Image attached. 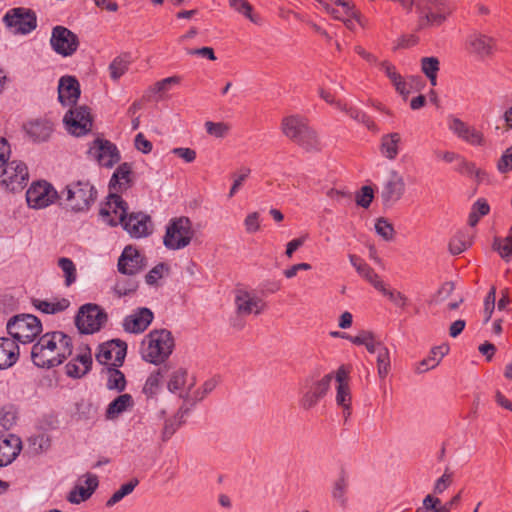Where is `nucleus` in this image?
I'll return each instance as SVG.
<instances>
[{
	"label": "nucleus",
	"instance_id": "obj_1",
	"mask_svg": "<svg viewBox=\"0 0 512 512\" xmlns=\"http://www.w3.org/2000/svg\"><path fill=\"white\" fill-rule=\"evenodd\" d=\"M72 338L62 331L42 335L31 348V360L40 368L50 369L61 365L72 355Z\"/></svg>",
	"mask_w": 512,
	"mask_h": 512
},
{
	"label": "nucleus",
	"instance_id": "obj_2",
	"mask_svg": "<svg viewBox=\"0 0 512 512\" xmlns=\"http://www.w3.org/2000/svg\"><path fill=\"white\" fill-rule=\"evenodd\" d=\"M282 134L307 152L319 151L321 140L317 131L310 126L302 115L293 114L284 117L280 126Z\"/></svg>",
	"mask_w": 512,
	"mask_h": 512
},
{
	"label": "nucleus",
	"instance_id": "obj_3",
	"mask_svg": "<svg viewBox=\"0 0 512 512\" xmlns=\"http://www.w3.org/2000/svg\"><path fill=\"white\" fill-rule=\"evenodd\" d=\"M174 346V337L169 330L154 329L143 338L140 353L145 361L159 365L172 354Z\"/></svg>",
	"mask_w": 512,
	"mask_h": 512
},
{
	"label": "nucleus",
	"instance_id": "obj_4",
	"mask_svg": "<svg viewBox=\"0 0 512 512\" xmlns=\"http://www.w3.org/2000/svg\"><path fill=\"white\" fill-rule=\"evenodd\" d=\"M448 0H421L417 12L418 29H427L442 25L452 13Z\"/></svg>",
	"mask_w": 512,
	"mask_h": 512
},
{
	"label": "nucleus",
	"instance_id": "obj_5",
	"mask_svg": "<svg viewBox=\"0 0 512 512\" xmlns=\"http://www.w3.org/2000/svg\"><path fill=\"white\" fill-rule=\"evenodd\" d=\"M194 234L188 217L172 218L166 226L163 244L169 250H180L190 245Z\"/></svg>",
	"mask_w": 512,
	"mask_h": 512
},
{
	"label": "nucleus",
	"instance_id": "obj_6",
	"mask_svg": "<svg viewBox=\"0 0 512 512\" xmlns=\"http://www.w3.org/2000/svg\"><path fill=\"white\" fill-rule=\"evenodd\" d=\"M7 331L16 342H32L42 331L40 320L32 314H19L7 322Z\"/></svg>",
	"mask_w": 512,
	"mask_h": 512
},
{
	"label": "nucleus",
	"instance_id": "obj_7",
	"mask_svg": "<svg viewBox=\"0 0 512 512\" xmlns=\"http://www.w3.org/2000/svg\"><path fill=\"white\" fill-rule=\"evenodd\" d=\"M6 28L15 35H28L37 28V15L30 8L9 9L2 19Z\"/></svg>",
	"mask_w": 512,
	"mask_h": 512
},
{
	"label": "nucleus",
	"instance_id": "obj_8",
	"mask_svg": "<svg viewBox=\"0 0 512 512\" xmlns=\"http://www.w3.org/2000/svg\"><path fill=\"white\" fill-rule=\"evenodd\" d=\"M234 305L236 318L232 321V326L237 329H241L243 327V323L240 318L252 314L259 315L266 307V304L262 299L243 289L235 291Z\"/></svg>",
	"mask_w": 512,
	"mask_h": 512
},
{
	"label": "nucleus",
	"instance_id": "obj_9",
	"mask_svg": "<svg viewBox=\"0 0 512 512\" xmlns=\"http://www.w3.org/2000/svg\"><path fill=\"white\" fill-rule=\"evenodd\" d=\"M107 321V314L98 305L88 303L83 305L75 318L78 330L83 334H93L99 331Z\"/></svg>",
	"mask_w": 512,
	"mask_h": 512
},
{
	"label": "nucleus",
	"instance_id": "obj_10",
	"mask_svg": "<svg viewBox=\"0 0 512 512\" xmlns=\"http://www.w3.org/2000/svg\"><path fill=\"white\" fill-rule=\"evenodd\" d=\"M0 175V184L10 192L22 191L29 180L27 166L17 160L6 162Z\"/></svg>",
	"mask_w": 512,
	"mask_h": 512
},
{
	"label": "nucleus",
	"instance_id": "obj_11",
	"mask_svg": "<svg viewBox=\"0 0 512 512\" xmlns=\"http://www.w3.org/2000/svg\"><path fill=\"white\" fill-rule=\"evenodd\" d=\"M66 201L76 211L87 209L96 199V190L88 181H77L66 186Z\"/></svg>",
	"mask_w": 512,
	"mask_h": 512
},
{
	"label": "nucleus",
	"instance_id": "obj_12",
	"mask_svg": "<svg viewBox=\"0 0 512 512\" xmlns=\"http://www.w3.org/2000/svg\"><path fill=\"white\" fill-rule=\"evenodd\" d=\"M79 45V38L74 32L61 25L53 27L50 46L56 54L62 57H70L76 53Z\"/></svg>",
	"mask_w": 512,
	"mask_h": 512
},
{
	"label": "nucleus",
	"instance_id": "obj_13",
	"mask_svg": "<svg viewBox=\"0 0 512 512\" xmlns=\"http://www.w3.org/2000/svg\"><path fill=\"white\" fill-rule=\"evenodd\" d=\"M63 122L70 134L79 137L91 131L93 118L87 106H78L65 114Z\"/></svg>",
	"mask_w": 512,
	"mask_h": 512
},
{
	"label": "nucleus",
	"instance_id": "obj_14",
	"mask_svg": "<svg viewBox=\"0 0 512 512\" xmlns=\"http://www.w3.org/2000/svg\"><path fill=\"white\" fill-rule=\"evenodd\" d=\"M405 191L404 177L397 170H390L380 192L383 205L386 207L393 206L403 197Z\"/></svg>",
	"mask_w": 512,
	"mask_h": 512
},
{
	"label": "nucleus",
	"instance_id": "obj_15",
	"mask_svg": "<svg viewBox=\"0 0 512 512\" xmlns=\"http://www.w3.org/2000/svg\"><path fill=\"white\" fill-rule=\"evenodd\" d=\"M127 209V203L121 198L120 194L109 192L107 202L101 207L99 215L104 223L116 226L123 223L127 215Z\"/></svg>",
	"mask_w": 512,
	"mask_h": 512
},
{
	"label": "nucleus",
	"instance_id": "obj_16",
	"mask_svg": "<svg viewBox=\"0 0 512 512\" xmlns=\"http://www.w3.org/2000/svg\"><path fill=\"white\" fill-rule=\"evenodd\" d=\"M56 197V190L46 181L33 183L26 192L27 204L33 209L46 208L55 201Z\"/></svg>",
	"mask_w": 512,
	"mask_h": 512
},
{
	"label": "nucleus",
	"instance_id": "obj_17",
	"mask_svg": "<svg viewBox=\"0 0 512 512\" xmlns=\"http://www.w3.org/2000/svg\"><path fill=\"white\" fill-rule=\"evenodd\" d=\"M465 47L469 54L478 59H487L493 56L495 39L478 30H473L465 40Z\"/></svg>",
	"mask_w": 512,
	"mask_h": 512
},
{
	"label": "nucleus",
	"instance_id": "obj_18",
	"mask_svg": "<svg viewBox=\"0 0 512 512\" xmlns=\"http://www.w3.org/2000/svg\"><path fill=\"white\" fill-rule=\"evenodd\" d=\"M127 344L121 340H111L99 346L96 360L103 365L119 367L126 356Z\"/></svg>",
	"mask_w": 512,
	"mask_h": 512
},
{
	"label": "nucleus",
	"instance_id": "obj_19",
	"mask_svg": "<svg viewBox=\"0 0 512 512\" xmlns=\"http://www.w3.org/2000/svg\"><path fill=\"white\" fill-rule=\"evenodd\" d=\"M88 155L103 167L110 168L120 160L117 147L108 140L96 139L88 149Z\"/></svg>",
	"mask_w": 512,
	"mask_h": 512
},
{
	"label": "nucleus",
	"instance_id": "obj_20",
	"mask_svg": "<svg viewBox=\"0 0 512 512\" xmlns=\"http://www.w3.org/2000/svg\"><path fill=\"white\" fill-rule=\"evenodd\" d=\"M146 266L147 262L145 256L131 245L124 248L117 263L118 271L129 276L143 271Z\"/></svg>",
	"mask_w": 512,
	"mask_h": 512
},
{
	"label": "nucleus",
	"instance_id": "obj_21",
	"mask_svg": "<svg viewBox=\"0 0 512 512\" xmlns=\"http://www.w3.org/2000/svg\"><path fill=\"white\" fill-rule=\"evenodd\" d=\"M448 128L459 139L472 146H483L485 144L484 134L458 117L450 116L448 118Z\"/></svg>",
	"mask_w": 512,
	"mask_h": 512
},
{
	"label": "nucleus",
	"instance_id": "obj_22",
	"mask_svg": "<svg viewBox=\"0 0 512 512\" xmlns=\"http://www.w3.org/2000/svg\"><path fill=\"white\" fill-rule=\"evenodd\" d=\"M448 128L459 139L472 146H483L485 144L484 134L458 117L450 116L448 118Z\"/></svg>",
	"mask_w": 512,
	"mask_h": 512
},
{
	"label": "nucleus",
	"instance_id": "obj_23",
	"mask_svg": "<svg viewBox=\"0 0 512 512\" xmlns=\"http://www.w3.org/2000/svg\"><path fill=\"white\" fill-rule=\"evenodd\" d=\"M122 225L133 238L145 237L152 232L150 216L142 212L126 215Z\"/></svg>",
	"mask_w": 512,
	"mask_h": 512
},
{
	"label": "nucleus",
	"instance_id": "obj_24",
	"mask_svg": "<svg viewBox=\"0 0 512 512\" xmlns=\"http://www.w3.org/2000/svg\"><path fill=\"white\" fill-rule=\"evenodd\" d=\"M83 484H77L70 492L67 500L72 504H80L89 499L98 487V477L91 473L84 474L80 479Z\"/></svg>",
	"mask_w": 512,
	"mask_h": 512
},
{
	"label": "nucleus",
	"instance_id": "obj_25",
	"mask_svg": "<svg viewBox=\"0 0 512 512\" xmlns=\"http://www.w3.org/2000/svg\"><path fill=\"white\" fill-rule=\"evenodd\" d=\"M91 365V352L88 348H83L66 364L65 372L68 377L78 379L90 371Z\"/></svg>",
	"mask_w": 512,
	"mask_h": 512
},
{
	"label": "nucleus",
	"instance_id": "obj_26",
	"mask_svg": "<svg viewBox=\"0 0 512 512\" xmlns=\"http://www.w3.org/2000/svg\"><path fill=\"white\" fill-rule=\"evenodd\" d=\"M153 313L148 308H138L123 321V328L129 333H142L151 324Z\"/></svg>",
	"mask_w": 512,
	"mask_h": 512
},
{
	"label": "nucleus",
	"instance_id": "obj_27",
	"mask_svg": "<svg viewBox=\"0 0 512 512\" xmlns=\"http://www.w3.org/2000/svg\"><path fill=\"white\" fill-rule=\"evenodd\" d=\"M132 184V166L126 162L122 163L117 167L110 179L109 192L117 194L123 193L127 191Z\"/></svg>",
	"mask_w": 512,
	"mask_h": 512
},
{
	"label": "nucleus",
	"instance_id": "obj_28",
	"mask_svg": "<svg viewBox=\"0 0 512 512\" xmlns=\"http://www.w3.org/2000/svg\"><path fill=\"white\" fill-rule=\"evenodd\" d=\"M80 96V85L73 76H63L59 80L58 99L63 105H74Z\"/></svg>",
	"mask_w": 512,
	"mask_h": 512
},
{
	"label": "nucleus",
	"instance_id": "obj_29",
	"mask_svg": "<svg viewBox=\"0 0 512 512\" xmlns=\"http://www.w3.org/2000/svg\"><path fill=\"white\" fill-rule=\"evenodd\" d=\"M22 449V442L19 437L13 434L0 437V466H7L12 463Z\"/></svg>",
	"mask_w": 512,
	"mask_h": 512
},
{
	"label": "nucleus",
	"instance_id": "obj_30",
	"mask_svg": "<svg viewBox=\"0 0 512 512\" xmlns=\"http://www.w3.org/2000/svg\"><path fill=\"white\" fill-rule=\"evenodd\" d=\"M20 357L18 343L10 337H0V370L14 366Z\"/></svg>",
	"mask_w": 512,
	"mask_h": 512
},
{
	"label": "nucleus",
	"instance_id": "obj_31",
	"mask_svg": "<svg viewBox=\"0 0 512 512\" xmlns=\"http://www.w3.org/2000/svg\"><path fill=\"white\" fill-rule=\"evenodd\" d=\"M335 4L340 8H335L330 4H325V11L333 16L334 19L342 21L345 17H355V20L363 25L359 12L354 5L347 0H336Z\"/></svg>",
	"mask_w": 512,
	"mask_h": 512
},
{
	"label": "nucleus",
	"instance_id": "obj_32",
	"mask_svg": "<svg viewBox=\"0 0 512 512\" xmlns=\"http://www.w3.org/2000/svg\"><path fill=\"white\" fill-rule=\"evenodd\" d=\"M400 143L401 135L398 132L383 135L379 147L381 155L387 160H395L400 151Z\"/></svg>",
	"mask_w": 512,
	"mask_h": 512
},
{
	"label": "nucleus",
	"instance_id": "obj_33",
	"mask_svg": "<svg viewBox=\"0 0 512 512\" xmlns=\"http://www.w3.org/2000/svg\"><path fill=\"white\" fill-rule=\"evenodd\" d=\"M229 6L251 23L258 26L263 24L262 17L254 11L253 6L247 0H229Z\"/></svg>",
	"mask_w": 512,
	"mask_h": 512
},
{
	"label": "nucleus",
	"instance_id": "obj_34",
	"mask_svg": "<svg viewBox=\"0 0 512 512\" xmlns=\"http://www.w3.org/2000/svg\"><path fill=\"white\" fill-rule=\"evenodd\" d=\"M133 405L134 401L130 394H121L108 405L106 417L108 419H114L121 413L132 408Z\"/></svg>",
	"mask_w": 512,
	"mask_h": 512
},
{
	"label": "nucleus",
	"instance_id": "obj_35",
	"mask_svg": "<svg viewBox=\"0 0 512 512\" xmlns=\"http://www.w3.org/2000/svg\"><path fill=\"white\" fill-rule=\"evenodd\" d=\"M336 404L342 410V416L346 422L352 413V394L349 386L337 385Z\"/></svg>",
	"mask_w": 512,
	"mask_h": 512
},
{
	"label": "nucleus",
	"instance_id": "obj_36",
	"mask_svg": "<svg viewBox=\"0 0 512 512\" xmlns=\"http://www.w3.org/2000/svg\"><path fill=\"white\" fill-rule=\"evenodd\" d=\"M448 352V347L446 346H437L431 349L430 354L427 358L423 359L419 362L416 367V372L421 374L430 369L435 368L440 363L441 359Z\"/></svg>",
	"mask_w": 512,
	"mask_h": 512
},
{
	"label": "nucleus",
	"instance_id": "obj_37",
	"mask_svg": "<svg viewBox=\"0 0 512 512\" xmlns=\"http://www.w3.org/2000/svg\"><path fill=\"white\" fill-rule=\"evenodd\" d=\"M381 67L386 73L387 77L392 82L396 91L402 96L406 97L410 93L408 84L402 78V76L396 71L395 67L386 61L381 63Z\"/></svg>",
	"mask_w": 512,
	"mask_h": 512
},
{
	"label": "nucleus",
	"instance_id": "obj_38",
	"mask_svg": "<svg viewBox=\"0 0 512 512\" xmlns=\"http://www.w3.org/2000/svg\"><path fill=\"white\" fill-rule=\"evenodd\" d=\"M33 305L39 311L46 314H55L64 311L70 305L68 299H54L52 301L34 299Z\"/></svg>",
	"mask_w": 512,
	"mask_h": 512
},
{
	"label": "nucleus",
	"instance_id": "obj_39",
	"mask_svg": "<svg viewBox=\"0 0 512 512\" xmlns=\"http://www.w3.org/2000/svg\"><path fill=\"white\" fill-rule=\"evenodd\" d=\"M421 71L428 78L432 86L437 85V74L440 70V61L437 57H423L420 60Z\"/></svg>",
	"mask_w": 512,
	"mask_h": 512
},
{
	"label": "nucleus",
	"instance_id": "obj_40",
	"mask_svg": "<svg viewBox=\"0 0 512 512\" xmlns=\"http://www.w3.org/2000/svg\"><path fill=\"white\" fill-rule=\"evenodd\" d=\"M107 383L109 390L122 392L126 387V379L124 374L117 367H107L106 369Z\"/></svg>",
	"mask_w": 512,
	"mask_h": 512
},
{
	"label": "nucleus",
	"instance_id": "obj_41",
	"mask_svg": "<svg viewBox=\"0 0 512 512\" xmlns=\"http://www.w3.org/2000/svg\"><path fill=\"white\" fill-rule=\"evenodd\" d=\"M27 132L36 141H46L51 135L52 126L49 122L35 121L28 125Z\"/></svg>",
	"mask_w": 512,
	"mask_h": 512
},
{
	"label": "nucleus",
	"instance_id": "obj_42",
	"mask_svg": "<svg viewBox=\"0 0 512 512\" xmlns=\"http://www.w3.org/2000/svg\"><path fill=\"white\" fill-rule=\"evenodd\" d=\"M347 488L348 481L344 475H341L333 484L332 498L340 507H345L347 504Z\"/></svg>",
	"mask_w": 512,
	"mask_h": 512
},
{
	"label": "nucleus",
	"instance_id": "obj_43",
	"mask_svg": "<svg viewBox=\"0 0 512 512\" xmlns=\"http://www.w3.org/2000/svg\"><path fill=\"white\" fill-rule=\"evenodd\" d=\"M376 289L386 296L395 306L402 309L407 306L408 298L400 291L388 289L383 281Z\"/></svg>",
	"mask_w": 512,
	"mask_h": 512
},
{
	"label": "nucleus",
	"instance_id": "obj_44",
	"mask_svg": "<svg viewBox=\"0 0 512 512\" xmlns=\"http://www.w3.org/2000/svg\"><path fill=\"white\" fill-rule=\"evenodd\" d=\"M493 249L499 253L502 259L508 261L512 257V232L510 231L505 238H495Z\"/></svg>",
	"mask_w": 512,
	"mask_h": 512
},
{
	"label": "nucleus",
	"instance_id": "obj_45",
	"mask_svg": "<svg viewBox=\"0 0 512 512\" xmlns=\"http://www.w3.org/2000/svg\"><path fill=\"white\" fill-rule=\"evenodd\" d=\"M138 479L134 478L130 480L128 483L123 484L113 495L107 500L106 506L112 507L118 502H120L125 496L129 495L133 492L135 487L138 485Z\"/></svg>",
	"mask_w": 512,
	"mask_h": 512
},
{
	"label": "nucleus",
	"instance_id": "obj_46",
	"mask_svg": "<svg viewBox=\"0 0 512 512\" xmlns=\"http://www.w3.org/2000/svg\"><path fill=\"white\" fill-rule=\"evenodd\" d=\"M186 382L187 372L184 370H177L172 373L168 381V389L173 393L179 392L180 395H182V392L185 390Z\"/></svg>",
	"mask_w": 512,
	"mask_h": 512
},
{
	"label": "nucleus",
	"instance_id": "obj_47",
	"mask_svg": "<svg viewBox=\"0 0 512 512\" xmlns=\"http://www.w3.org/2000/svg\"><path fill=\"white\" fill-rule=\"evenodd\" d=\"M390 371V355L387 347H380L377 354V372L380 378L384 379Z\"/></svg>",
	"mask_w": 512,
	"mask_h": 512
},
{
	"label": "nucleus",
	"instance_id": "obj_48",
	"mask_svg": "<svg viewBox=\"0 0 512 512\" xmlns=\"http://www.w3.org/2000/svg\"><path fill=\"white\" fill-rule=\"evenodd\" d=\"M58 266L64 273L66 286L73 284L77 277L76 267L73 261L69 258L62 257L58 260Z\"/></svg>",
	"mask_w": 512,
	"mask_h": 512
},
{
	"label": "nucleus",
	"instance_id": "obj_49",
	"mask_svg": "<svg viewBox=\"0 0 512 512\" xmlns=\"http://www.w3.org/2000/svg\"><path fill=\"white\" fill-rule=\"evenodd\" d=\"M169 273V266L165 263H159L154 266L145 276V282L154 286L158 284V281Z\"/></svg>",
	"mask_w": 512,
	"mask_h": 512
},
{
	"label": "nucleus",
	"instance_id": "obj_50",
	"mask_svg": "<svg viewBox=\"0 0 512 512\" xmlns=\"http://www.w3.org/2000/svg\"><path fill=\"white\" fill-rule=\"evenodd\" d=\"M343 111L346 112L354 120L364 124L369 130L377 131V126L374 121L364 112L356 108L348 107L347 105L346 110Z\"/></svg>",
	"mask_w": 512,
	"mask_h": 512
},
{
	"label": "nucleus",
	"instance_id": "obj_51",
	"mask_svg": "<svg viewBox=\"0 0 512 512\" xmlns=\"http://www.w3.org/2000/svg\"><path fill=\"white\" fill-rule=\"evenodd\" d=\"M129 61L124 57L115 58L109 65L110 77L118 80L128 70Z\"/></svg>",
	"mask_w": 512,
	"mask_h": 512
},
{
	"label": "nucleus",
	"instance_id": "obj_52",
	"mask_svg": "<svg viewBox=\"0 0 512 512\" xmlns=\"http://www.w3.org/2000/svg\"><path fill=\"white\" fill-rule=\"evenodd\" d=\"M489 212V205L484 200H478L472 208V211L469 214L468 223L470 226H475L480 217L488 214Z\"/></svg>",
	"mask_w": 512,
	"mask_h": 512
},
{
	"label": "nucleus",
	"instance_id": "obj_53",
	"mask_svg": "<svg viewBox=\"0 0 512 512\" xmlns=\"http://www.w3.org/2000/svg\"><path fill=\"white\" fill-rule=\"evenodd\" d=\"M375 231L386 241H391L394 238V228L390 222L385 218H378L375 223Z\"/></svg>",
	"mask_w": 512,
	"mask_h": 512
},
{
	"label": "nucleus",
	"instance_id": "obj_54",
	"mask_svg": "<svg viewBox=\"0 0 512 512\" xmlns=\"http://www.w3.org/2000/svg\"><path fill=\"white\" fill-rule=\"evenodd\" d=\"M206 132L216 138H224L230 131V126L224 122L207 121L205 123Z\"/></svg>",
	"mask_w": 512,
	"mask_h": 512
},
{
	"label": "nucleus",
	"instance_id": "obj_55",
	"mask_svg": "<svg viewBox=\"0 0 512 512\" xmlns=\"http://www.w3.org/2000/svg\"><path fill=\"white\" fill-rule=\"evenodd\" d=\"M471 245V241L463 234H458L450 240L449 250L453 255L464 252Z\"/></svg>",
	"mask_w": 512,
	"mask_h": 512
},
{
	"label": "nucleus",
	"instance_id": "obj_56",
	"mask_svg": "<svg viewBox=\"0 0 512 512\" xmlns=\"http://www.w3.org/2000/svg\"><path fill=\"white\" fill-rule=\"evenodd\" d=\"M356 271L364 277L369 283H371L374 288L376 289L378 286H380V283L382 280L380 277L375 273V271L364 261L362 263H359V266L357 267Z\"/></svg>",
	"mask_w": 512,
	"mask_h": 512
},
{
	"label": "nucleus",
	"instance_id": "obj_57",
	"mask_svg": "<svg viewBox=\"0 0 512 512\" xmlns=\"http://www.w3.org/2000/svg\"><path fill=\"white\" fill-rule=\"evenodd\" d=\"M138 288V282L133 279H119L117 280L114 291L118 296H125L133 293Z\"/></svg>",
	"mask_w": 512,
	"mask_h": 512
},
{
	"label": "nucleus",
	"instance_id": "obj_58",
	"mask_svg": "<svg viewBox=\"0 0 512 512\" xmlns=\"http://www.w3.org/2000/svg\"><path fill=\"white\" fill-rule=\"evenodd\" d=\"M181 81L179 76H171L156 82L149 88V92L153 94H161L170 89L172 85H177Z\"/></svg>",
	"mask_w": 512,
	"mask_h": 512
},
{
	"label": "nucleus",
	"instance_id": "obj_59",
	"mask_svg": "<svg viewBox=\"0 0 512 512\" xmlns=\"http://www.w3.org/2000/svg\"><path fill=\"white\" fill-rule=\"evenodd\" d=\"M332 379V374H326L320 380L316 381L310 389L321 399L327 394Z\"/></svg>",
	"mask_w": 512,
	"mask_h": 512
},
{
	"label": "nucleus",
	"instance_id": "obj_60",
	"mask_svg": "<svg viewBox=\"0 0 512 512\" xmlns=\"http://www.w3.org/2000/svg\"><path fill=\"white\" fill-rule=\"evenodd\" d=\"M161 379H162V376H161L160 372L152 373L147 378V380L144 384L143 392L149 397L155 395L159 389Z\"/></svg>",
	"mask_w": 512,
	"mask_h": 512
},
{
	"label": "nucleus",
	"instance_id": "obj_61",
	"mask_svg": "<svg viewBox=\"0 0 512 512\" xmlns=\"http://www.w3.org/2000/svg\"><path fill=\"white\" fill-rule=\"evenodd\" d=\"M374 191L370 186H363L356 196L357 205L368 208L373 200Z\"/></svg>",
	"mask_w": 512,
	"mask_h": 512
},
{
	"label": "nucleus",
	"instance_id": "obj_62",
	"mask_svg": "<svg viewBox=\"0 0 512 512\" xmlns=\"http://www.w3.org/2000/svg\"><path fill=\"white\" fill-rule=\"evenodd\" d=\"M16 422V415L11 410L0 409V431L9 430Z\"/></svg>",
	"mask_w": 512,
	"mask_h": 512
},
{
	"label": "nucleus",
	"instance_id": "obj_63",
	"mask_svg": "<svg viewBox=\"0 0 512 512\" xmlns=\"http://www.w3.org/2000/svg\"><path fill=\"white\" fill-rule=\"evenodd\" d=\"M423 507L433 512H448V507H441V500L431 494L423 499Z\"/></svg>",
	"mask_w": 512,
	"mask_h": 512
},
{
	"label": "nucleus",
	"instance_id": "obj_64",
	"mask_svg": "<svg viewBox=\"0 0 512 512\" xmlns=\"http://www.w3.org/2000/svg\"><path fill=\"white\" fill-rule=\"evenodd\" d=\"M497 168L501 173H507L512 169V145L504 151Z\"/></svg>",
	"mask_w": 512,
	"mask_h": 512
}]
</instances>
